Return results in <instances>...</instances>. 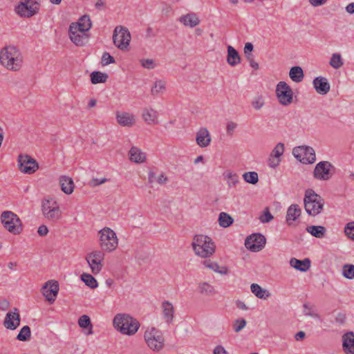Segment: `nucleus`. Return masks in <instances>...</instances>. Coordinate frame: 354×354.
<instances>
[{
  "label": "nucleus",
  "instance_id": "nucleus-16",
  "mask_svg": "<svg viewBox=\"0 0 354 354\" xmlns=\"http://www.w3.org/2000/svg\"><path fill=\"white\" fill-rule=\"evenodd\" d=\"M292 155L299 161L304 164H312L315 162L316 156L315 150L308 146H299L292 150Z\"/></svg>",
  "mask_w": 354,
  "mask_h": 354
},
{
  "label": "nucleus",
  "instance_id": "nucleus-43",
  "mask_svg": "<svg viewBox=\"0 0 354 354\" xmlns=\"http://www.w3.org/2000/svg\"><path fill=\"white\" fill-rule=\"evenodd\" d=\"M233 218L226 212H221L218 215V224L223 228L230 227L233 223Z\"/></svg>",
  "mask_w": 354,
  "mask_h": 354
},
{
  "label": "nucleus",
  "instance_id": "nucleus-2",
  "mask_svg": "<svg viewBox=\"0 0 354 354\" xmlns=\"http://www.w3.org/2000/svg\"><path fill=\"white\" fill-rule=\"evenodd\" d=\"M23 63V55L16 46L8 45L0 50V64L8 71H19Z\"/></svg>",
  "mask_w": 354,
  "mask_h": 354
},
{
  "label": "nucleus",
  "instance_id": "nucleus-48",
  "mask_svg": "<svg viewBox=\"0 0 354 354\" xmlns=\"http://www.w3.org/2000/svg\"><path fill=\"white\" fill-rule=\"evenodd\" d=\"M31 330L28 326H24L21 329L17 336V339L21 342H26L30 339Z\"/></svg>",
  "mask_w": 354,
  "mask_h": 354
},
{
  "label": "nucleus",
  "instance_id": "nucleus-64",
  "mask_svg": "<svg viewBox=\"0 0 354 354\" xmlns=\"http://www.w3.org/2000/svg\"><path fill=\"white\" fill-rule=\"evenodd\" d=\"M236 306L240 310H248V306L242 301H237L236 302Z\"/></svg>",
  "mask_w": 354,
  "mask_h": 354
},
{
  "label": "nucleus",
  "instance_id": "nucleus-42",
  "mask_svg": "<svg viewBox=\"0 0 354 354\" xmlns=\"http://www.w3.org/2000/svg\"><path fill=\"white\" fill-rule=\"evenodd\" d=\"M91 82L93 84L104 83L108 80V75L100 71H93L91 73Z\"/></svg>",
  "mask_w": 354,
  "mask_h": 354
},
{
  "label": "nucleus",
  "instance_id": "nucleus-56",
  "mask_svg": "<svg viewBox=\"0 0 354 354\" xmlns=\"http://www.w3.org/2000/svg\"><path fill=\"white\" fill-rule=\"evenodd\" d=\"M109 181V179L102 177V178H93L91 180L90 184L92 187H97L101 185H103Z\"/></svg>",
  "mask_w": 354,
  "mask_h": 354
},
{
  "label": "nucleus",
  "instance_id": "nucleus-49",
  "mask_svg": "<svg viewBox=\"0 0 354 354\" xmlns=\"http://www.w3.org/2000/svg\"><path fill=\"white\" fill-rule=\"evenodd\" d=\"M242 177L246 183L250 184L255 185L259 181V175L255 171L245 172Z\"/></svg>",
  "mask_w": 354,
  "mask_h": 354
},
{
  "label": "nucleus",
  "instance_id": "nucleus-23",
  "mask_svg": "<svg viewBox=\"0 0 354 354\" xmlns=\"http://www.w3.org/2000/svg\"><path fill=\"white\" fill-rule=\"evenodd\" d=\"M196 143L201 148L209 147L212 142V136L207 127H201L196 133Z\"/></svg>",
  "mask_w": 354,
  "mask_h": 354
},
{
  "label": "nucleus",
  "instance_id": "nucleus-54",
  "mask_svg": "<svg viewBox=\"0 0 354 354\" xmlns=\"http://www.w3.org/2000/svg\"><path fill=\"white\" fill-rule=\"evenodd\" d=\"M238 127V124L234 121H227L226 123V133L228 136H233L235 130Z\"/></svg>",
  "mask_w": 354,
  "mask_h": 354
},
{
  "label": "nucleus",
  "instance_id": "nucleus-22",
  "mask_svg": "<svg viewBox=\"0 0 354 354\" xmlns=\"http://www.w3.org/2000/svg\"><path fill=\"white\" fill-rule=\"evenodd\" d=\"M203 266L205 269L221 276H227L230 273V269L228 266L210 258L204 260Z\"/></svg>",
  "mask_w": 354,
  "mask_h": 354
},
{
  "label": "nucleus",
  "instance_id": "nucleus-10",
  "mask_svg": "<svg viewBox=\"0 0 354 354\" xmlns=\"http://www.w3.org/2000/svg\"><path fill=\"white\" fill-rule=\"evenodd\" d=\"M41 212L47 220L51 221H57L62 216V212L58 203L51 197H47L42 200Z\"/></svg>",
  "mask_w": 354,
  "mask_h": 354
},
{
  "label": "nucleus",
  "instance_id": "nucleus-25",
  "mask_svg": "<svg viewBox=\"0 0 354 354\" xmlns=\"http://www.w3.org/2000/svg\"><path fill=\"white\" fill-rule=\"evenodd\" d=\"M313 86L315 91L322 95H326L330 89V85L326 77H316L313 80Z\"/></svg>",
  "mask_w": 354,
  "mask_h": 354
},
{
  "label": "nucleus",
  "instance_id": "nucleus-21",
  "mask_svg": "<svg viewBox=\"0 0 354 354\" xmlns=\"http://www.w3.org/2000/svg\"><path fill=\"white\" fill-rule=\"evenodd\" d=\"M21 317L19 310L17 308L8 311L3 319V326L8 330H15L20 325Z\"/></svg>",
  "mask_w": 354,
  "mask_h": 354
},
{
  "label": "nucleus",
  "instance_id": "nucleus-14",
  "mask_svg": "<svg viewBox=\"0 0 354 354\" xmlns=\"http://www.w3.org/2000/svg\"><path fill=\"white\" fill-rule=\"evenodd\" d=\"M335 172V168L328 161L318 162L313 171V176L319 180H328L332 178Z\"/></svg>",
  "mask_w": 354,
  "mask_h": 354
},
{
  "label": "nucleus",
  "instance_id": "nucleus-61",
  "mask_svg": "<svg viewBox=\"0 0 354 354\" xmlns=\"http://www.w3.org/2000/svg\"><path fill=\"white\" fill-rule=\"evenodd\" d=\"M37 233L41 236H44L47 235V234L48 233V227L46 225H40L39 227V228H38Z\"/></svg>",
  "mask_w": 354,
  "mask_h": 354
},
{
  "label": "nucleus",
  "instance_id": "nucleus-47",
  "mask_svg": "<svg viewBox=\"0 0 354 354\" xmlns=\"http://www.w3.org/2000/svg\"><path fill=\"white\" fill-rule=\"evenodd\" d=\"M342 275L347 279H354V265L344 264L342 268Z\"/></svg>",
  "mask_w": 354,
  "mask_h": 354
},
{
  "label": "nucleus",
  "instance_id": "nucleus-27",
  "mask_svg": "<svg viewBox=\"0 0 354 354\" xmlns=\"http://www.w3.org/2000/svg\"><path fill=\"white\" fill-rule=\"evenodd\" d=\"M179 22L185 27L193 28L201 23L198 15L195 12H189L179 17Z\"/></svg>",
  "mask_w": 354,
  "mask_h": 354
},
{
  "label": "nucleus",
  "instance_id": "nucleus-1",
  "mask_svg": "<svg viewBox=\"0 0 354 354\" xmlns=\"http://www.w3.org/2000/svg\"><path fill=\"white\" fill-rule=\"evenodd\" d=\"M92 21L88 15H83L68 26V38L76 46L82 47L87 44L90 39V30Z\"/></svg>",
  "mask_w": 354,
  "mask_h": 354
},
{
  "label": "nucleus",
  "instance_id": "nucleus-15",
  "mask_svg": "<svg viewBox=\"0 0 354 354\" xmlns=\"http://www.w3.org/2000/svg\"><path fill=\"white\" fill-rule=\"evenodd\" d=\"M19 170L26 174H32L39 169V164L35 159L27 154H20L17 158Z\"/></svg>",
  "mask_w": 354,
  "mask_h": 354
},
{
  "label": "nucleus",
  "instance_id": "nucleus-20",
  "mask_svg": "<svg viewBox=\"0 0 354 354\" xmlns=\"http://www.w3.org/2000/svg\"><path fill=\"white\" fill-rule=\"evenodd\" d=\"M266 240L261 234H252L248 236L245 241V248L251 252L261 251L266 245Z\"/></svg>",
  "mask_w": 354,
  "mask_h": 354
},
{
  "label": "nucleus",
  "instance_id": "nucleus-40",
  "mask_svg": "<svg viewBox=\"0 0 354 354\" xmlns=\"http://www.w3.org/2000/svg\"><path fill=\"white\" fill-rule=\"evenodd\" d=\"M344 64L342 55L339 53H334L331 55L329 65L335 70H338Z\"/></svg>",
  "mask_w": 354,
  "mask_h": 354
},
{
  "label": "nucleus",
  "instance_id": "nucleus-50",
  "mask_svg": "<svg viewBox=\"0 0 354 354\" xmlns=\"http://www.w3.org/2000/svg\"><path fill=\"white\" fill-rule=\"evenodd\" d=\"M247 324V322L244 319H235L232 323V329L235 333L242 330Z\"/></svg>",
  "mask_w": 354,
  "mask_h": 354
},
{
  "label": "nucleus",
  "instance_id": "nucleus-19",
  "mask_svg": "<svg viewBox=\"0 0 354 354\" xmlns=\"http://www.w3.org/2000/svg\"><path fill=\"white\" fill-rule=\"evenodd\" d=\"M284 151V144L282 142L277 143L269 154L267 160L268 166L271 169L277 168L282 161Z\"/></svg>",
  "mask_w": 354,
  "mask_h": 354
},
{
  "label": "nucleus",
  "instance_id": "nucleus-35",
  "mask_svg": "<svg viewBox=\"0 0 354 354\" xmlns=\"http://www.w3.org/2000/svg\"><path fill=\"white\" fill-rule=\"evenodd\" d=\"M167 91V82L162 80H156L151 87V94L153 96H160Z\"/></svg>",
  "mask_w": 354,
  "mask_h": 354
},
{
  "label": "nucleus",
  "instance_id": "nucleus-39",
  "mask_svg": "<svg viewBox=\"0 0 354 354\" xmlns=\"http://www.w3.org/2000/svg\"><path fill=\"white\" fill-rule=\"evenodd\" d=\"M80 279L86 286L91 289H95L98 287V282L91 273L83 272L80 275Z\"/></svg>",
  "mask_w": 354,
  "mask_h": 354
},
{
  "label": "nucleus",
  "instance_id": "nucleus-63",
  "mask_svg": "<svg viewBox=\"0 0 354 354\" xmlns=\"http://www.w3.org/2000/svg\"><path fill=\"white\" fill-rule=\"evenodd\" d=\"M306 338V333L304 331H299L295 335L296 341H303Z\"/></svg>",
  "mask_w": 354,
  "mask_h": 354
},
{
  "label": "nucleus",
  "instance_id": "nucleus-7",
  "mask_svg": "<svg viewBox=\"0 0 354 354\" xmlns=\"http://www.w3.org/2000/svg\"><path fill=\"white\" fill-rule=\"evenodd\" d=\"M304 203L306 213L313 216L320 214L324 206V201L322 197L313 189L306 191Z\"/></svg>",
  "mask_w": 354,
  "mask_h": 354
},
{
  "label": "nucleus",
  "instance_id": "nucleus-38",
  "mask_svg": "<svg viewBox=\"0 0 354 354\" xmlns=\"http://www.w3.org/2000/svg\"><path fill=\"white\" fill-rule=\"evenodd\" d=\"M198 292L203 295L212 296L216 293L214 287L209 282L201 281L197 286Z\"/></svg>",
  "mask_w": 354,
  "mask_h": 354
},
{
  "label": "nucleus",
  "instance_id": "nucleus-18",
  "mask_svg": "<svg viewBox=\"0 0 354 354\" xmlns=\"http://www.w3.org/2000/svg\"><path fill=\"white\" fill-rule=\"evenodd\" d=\"M115 121L118 126L124 128L133 127L138 121L136 115L129 111H117L115 112Z\"/></svg>",
  "mask_w": 354,
  "mask_h": 354
},
{
  "label": "nucleus",
  "instance_id": "nucleus-34",
  "mask_svg": "<svg viewBox=\"0 0 354 354\" xmlns=\"http://www.w3.org/2000/svg\"><path fill=\"white\" fill-rule=\"evenodd\" d=\"M290 266L300 272H306L310 268V261L308 259L299 260L296 258H292L290 260Z\"/></svg>",
  "mask_w": 354,
  "mask_h": 354
},
{
  "label": "nucleus",
  "instance_id": "nucleus-13",
  "mask_svg": "<svg viewBox=\"0 0 354 354\" xmlns=\"http://www.w3.org/2000/svg\"><path fill=\"white\" fill-rule=\"evenodd\" d=\"M39 0H21L16 7V12L22 17H31L39 10Z\"/></svg>",
  "mask_w": 354,
  "mask_h": 354
},
{
  "label": "nucleus",
  "instance_id": "nucleus-30",
  "mask_svg": "<svg viewBox=\"0 0 354 354\" xmlns=\"http://www.w3.org/2000/svg\"><path fill=\"white\" fill-rule=\"evenodd\" d=\"M301 209L297 204L289 206L286 212V221L288 225H292L300 217Z\"/></svg>",
  "mask_w": 354,
  "mask_h": 354
},
{
  "label": "nucleus",
  "instance_id": "nucleus-52",
  "mask_svg": "<svg viewBox=\"0 0 354 354\" xmlns=\"http://www.w3.org/2000/svg\"><path fill=\"white\" fill-rule=\"evenodd\" d=\"M140 63L143 68L147 69H153L157 66L155 60L153 59H141Z\"/></svg>",
  "mask_w": 354,
  "mask_h": 354
},
{
  "label": "nucleus",
  "instance_id": "nucleus-58",
  "mask_svg": "<svg viewBox=\"0 0 354 354\" xmlns=\"http://www.w3.org/2000/svg\"><path fill=\"white\" fill-rule=\"evenodd\" d=\"M304 314L307 316H310L312 317H317V314L315 313L313 306L309 304L304 305Z\"/></svg>",
  "mask_w": 354,
  "mask_h": 354
},
{
  "label": "nucleus",
  "instance_id": "nucleus-26",
  "mask_svg": "<svg viewBox=\"0 0 354 354\" xmlns=\"http://www.w3.org/2000/svg\"><path fill=\"white\" fill-rule=\"evenodd\" d=\"M161 315L162 318L167 324H171L175 315V308L173 304L169 301H164L161 304Z\"/></svg>",
  "mask_w": 354,
  "mask_h": 354
},
{
  "label": "nucleus",
  "instance_id": "nucleus-8",
  "mask_svg": "<svg viewBox=\"0 0 354 354\" xmlns=\"http://www.w3.org/2000/svg\"><path fill=\"white\" fill-rule=\"evenodd\" d=\"M0 218L2 225L10 233L14 235H19L23 232L22 222L13 212H3Z\"/></svg>",
  "mask_w": 354,
  "mask_h": 354
},
{
  "label": "nucleus",
  "instance_id": "nucleus-32",
  "mask_svg": "<svg viewBox=\"0 0 354 354\" xmlns=\"http://www.w3.org/2000/svg\"><path fill=\"white\" fill-rule=\"evenodd\" d=\"M342 348L346 354H354V333L347 332L342 336Z\"/></svg>",
  "mask_w": 354,
  "mask_h": 354
},
{
  "label": "nucleus",
  "instance_id": "nucleus-17",
  "mask_svg": "<svg viewBox=\"0 0 354 354\" xmlns=\"http://www.w3.org/2000/svg\"><path fill=\"white\" fill-rule=\"evenodd\" d=\"M59 290V283L55 280H49L44 283L41 288V293L46 300L52 304L55 302Z\"/></svg>",
  "mask_w": 354,
  "mask_h": 354
},
{
  "label": "nucleus",
  "instance_id": "nucleus-31",
  "mask_svg": "<svg viewBox=\"0 0 354 354\" xmlns=\"http://www.w3.org/2000/svg\"><path fill=\"white\" fill-rule=\"evenodd\" d=\"M59 184L61 190L66 195H71L73 193L75 183L72 178L67 176H62L59 178Z\"/></svg>",
  "mask_w": 354,
  "mask_h": 354
},
{
  "label": "nucleus",
  "instance_id": "nucleus-33",
  "mask_svg": "<svg viewBox=\"0 0 354 354\" xmlns=\"http://www.w3.org/2000/svg\"><path fill=\"white\" fill-rule=\"evenodd\" d=\"M250 290L255 297L263 300L268 299L272 295L268 290L255 283L250 285Z\"/></svg>",
  "mask_w": 354,
  "mask_h": 354
},
{
  "label": "nucleus",
  "instance_id": "nucleus-28",
  "mask_svg": "<svg viewBox=\"0 0 354 354\" xmlns=\"http://www.w3.org/2000/svg\"><path fill=\"white\" fill-rule=\"evenodd\" d=\"M129 159L136 164H142L147 160V154L138 147H131L128 152Z\"/></svg>",
  "mask_w": 354,
  "mask_h": 354
},
{
  "label": "nucleus",
  "instance_id": "nucleus-5",
  "mask_svg": "<svg viewBox=\"0 0 354 354\" xmlns=\"http://www.w3.org/2000/svg\"><path fill=\"white\" fill-rule=\"evenodd\" d=\"M114 328L126 335H133L140 328V323L133 317L126 313H118L113 319Z\"/></svg>",
  "mask_w": 354,
  "mask_h": 354
},
{
  "label": "nucleus",
  "instance_id": "nucleus-3",
  "mask_svg": "<svg viewBox=\"0 0 354 354\" xmlns=\"http://www.w3.org/2000/svg\"><path fill=\"white\" fill-rule=\"evenodd\" d=\"M192 248L196 257L207 259L215 254L216 246L210 236L199 234L193 237Z\"/></svg>",
  "mask_w": 354,
  "mask_h": 354
},
{
  "label": "nucleus",
  "instance_id": "nucleus-41",
  "mask_svg": "<svg viewBox=\"0 0 354 354\" xmlns=\"http://www.w3.org/2000/svg\"><path fill=\"white\" fill-rule=\"evenodd\" d=\"M306 231L316 238H323L326 232V229L322 225H309Z\"/></svg>",
  "mask_w": 354,
  "mask_h": 354
},
{
  "label": "nucleus",
  "instance_id": "nucleus-29",
  "mask_svg": "<svg viewBox=\"0 0 354 354\" xmlns=\"http://www.w3.org/2000/svg\"><path fill=\"white\" fill-rule=\"evenodd\" d=\"M226 62L231 67H234L241 62V57L236 49L231 45L227 46Z\"/></svg>",
  "mask_w": 354,
  "mask_h": 354
},
{
  "label": "nucleus",
  "instance_id": "nucleus-12",
  "mask_svg": "<svg viewBox=\"0 0 354 354\" xmlns=\"http://www.w3.org/2000/svg\"><path fill=\"white\" fill-rule=\"evenodd\" d=\"M131 37L127 28L123 26H117L113 35L114 45L121 50H126L130 44Z\"/></svg>",
  "mask_w": 354,
  "mask_h": 354
},
{
  "label": "nucleus",
  "instance_id": "nucleus-57",
  "mask_svg": "<svg viewBox=\"0 0 354 354\" xmlns=\"http://www.w3.org/2000/svg\"><path fill=\"white\" fill-rule=\"evenodd\" d=\"M272 218H273V216L268 209H266L264 211L263 214L262 215H261V216L259 218L260 221L264 223H269L270 221H271L272 220Z\"/></svg>",
  "mask_w": 354,
  "mask_h": 354
},
{
  "label": "nucleus",
  "instance_id": "nucleus-62",
  "mask_svg": "<svg viewBox=\"0 0 354 354\" xmlns=\"http://www.w3.org/2000/svg\"><path fill=\"white\" fill-rule=\"evenodd\" d=\"M214 354H229L225 348L221 345L216 346L214 349Z\"/></svg>",
  "mask_w": 354,
  "mask_h": 354
},
{
  "label": "nucleus",
  "instance_id": "nucleus-53",
  "mask_svg": "<svg viewBox=\"0 0 354 354\" xmlns=\"http://www.w3.org/2000/svg\"><path fill=\"white\" fill-rule=\"evenodd\" d=\"M115 62V59L109 53L105 52L103 53L101 59V64L103 66H107L110 64H113Z\"/></svg>",
  "mask_w": 354,
  "mask_h": 354
},
{
  "label": "nucleus",
  "instance_id": "nucleus-24",
  "mask_svg": "<svg viewBox=\"0 0 354 354\" xmlns=\"http://www.w3.org/2000/svg\"><path fill=\"white\" fill-rule=\"evenodd\" d=\"M141 118L148 125H157L160 122L158 111L151 106L145 107L142 109Z\"/></svg>",
  "mask_w": 354,
  "mask_h": 354
},
{
  "label": "nucleus",
  "instance_id": "nucleus-4",
  "mask_svg": "<svg viewBox=\"0 0 354 354\" xmlns=\"http://www.w3.org/2000/svg\"><path fill=\"white\" fill-rule=\"evenodd\" d=\"M97 241L100 250L105 253H113L119 248V237L110 227L106 226L97 231Z\"/></svg>",
  "mask_w": 354,
  "mask_h": 354
},
{
  "label": "nucleus",
  "instance_id": "nucleus-36",
  "mask_svg": "<svg viewBox=\"0 0 354 354\" xmlns=\"http://www.w3.org/2000/svg\"><path fill=\"white\" fill-rule=\"evenodd\" d=\"M223 178L229 187H234L240 182L238 174L231 170L224 171Z\"/></svg>",
  "mask_w": 354,
  "mask_h": 354
},
{
  "label": "nucleus",
  "instance_id": "nucleus-59",
  "mask_svg": "<svg viewBox=\"0 0 354 354\" xmlns=\"http://www.w3.org/2000/svg\"><path fill=\"white\" fill-rule=\"evenodd\" d=\"M248 62L249 63V65L251 68H254V70H258L259 68V63L255 60L254 57H250L248 58H245Z\"/></svg>",
  "mask_w": 354,
  "mask_h": 354
},
{
  "label": "nucleus",
  "instance_id": "nucleus-46",
  "mask_svg": "<svg viewBox=\"0 0 354 354\" xmlns=\"http://www.w3.org/2000/svg\"><path fill=\"white\" fill-rule=\"evenodd\" d=\"M78 324H79L80 327L82 328H89V331H88V334H89V335L93 334V329H92L93 326L91 324V319L88 315H82L78 319Z\"/></svg>",
  "mask_w": 354,
  "mask_h": 354
},
{
  "label": "nucleus",
  "instance_id": "nucleus-44",
  "mask_svg": "<svg viewBox=\"0 0 354 354\" xmlns=\"http://www.w3.org/2000/svg\"><path fill=\"white\" fill-rule=\"evenodd\" d=\"M149 181L151 183L165 185L168 182V178L167 176L163 173L156 175L153 172H150L149 174Z\"/></svg>",
  "mask_w": 354,
  "mask_h": 354
},
{
  "label": "nucleus",
  "instance_id": "nucleus-37",
  "mask_svg": "<svg viewBox=\"0 0 354 354\" xmlns=\"http://www.w3.org/2000/svg\"><path fill=\"white\" fill-rule=\"evenodd\" d=\"M289 77L292 82L295 83H300L304 78V71L300 66H292L290 69Z\"/></svg>",
  "mask_w": 354,
  "mask_h": 354
},
{
  "label": "nucleus",
  "instance_id": "nucleus-45",
  "mask_svg": "<svg viewBox=\"0 0 354 354\" xmlns=\"http://www.w3.org/2000/svg\"><path fill=\"white\" fill-rule=\"evenodd\" d=\"M250 104L254 110L259 111L265 106V98L261 95H255L252 98Z\"/></svg>",
  "mask_w": 354,
  "mask_h": 354
},
{
  "label": "nucleus",
  "instance_id": "nucleus-51",
  "mask_svg": "<svg viewBox=\"0 0 354 354\" xmlns=\"http://www.w3.org/2000/svg\"><path fill=\"white\" fill-rule=\"evenodd\" d=\"M344 232L348 239L354 241V221L348 222L345 225Z\"/></svg>",
  "mask_w": 354,
  "mask_h": 354
},
{
  "label": "nucleus",
  "instance_id": "nucleus-60",
  "mask_svg": "<svg viewBox=\"0 0 354 354\" xmlns=\"http://www.w3.org/2000/svg\"><path fill=\"white\" fill-rule=\"evenodd\" d=\"M309 4L313 7H319L325 5L328 0H308Z\"/></svg>",
  "mask_w": 354,
  "mask_h": 354
},
{
  "label": "nucleus",
  "instance_id": "nucleus-55",
  "mask_svg": "<svg viewBox=\"0 0 354 354\" xmlns=\"http://www.w3.org/2000/svg\"><path fill=\"white\" fill-rule=\"evenodd\" d=\"M253 50H254V46L252 43L247 42L245 44V46L243 48V53L245 55V58L254 56L252 54Z\"/></svg>",
  "mask_w": 354,
  "mask_h": 354
},
{
  "label": "nucleus",
  "instance_id": "nucleus-6",
  "mask_svg": "<svg viewBox=\"0 0 354 354\" xmlns=\"http://www.w3.org/2000/svg\"><path fill=\"white\" fill-rule=\"evenodd\" d=\"M144 340L147 347L153 352H160L165 345L162 332L155 327H148L145 330Z\"/></svg>",
  "mask_w": 354,
  "mask_h": 354
},
{
  "label": "nucleus",
  "instance_id": "nucleus-11",
  "mask_svg": "<svg viewBox=\"0 0 354 354\" xmlns=\"http://www.w3.org/2000/svg\"><path fill=\"white\" fill-rule=\"evenodd\" d=\"M275 96L279 104L283 106H288L294 102V92L285 81H280L277 84Z\"/></svg>",
  "mask_w": 354,
  "mask_h": 354
},
{
  "label": "nucleus",
  "instance_id": "nucleus-9",
  "mask_svg": "<svg viewBox=\"0 0 354 354\" xmlns=\"http://www.w3.org/2000/svg\"><path fill=\"white\" fill-rule=\"evenodd\" d=\"M105 252L98 250H93L85 256V261L90 272L93 275H98L104 266Z\"/></svg>",
  "mask_w": 354,
  "mask_h": 354
}]
</instances>
